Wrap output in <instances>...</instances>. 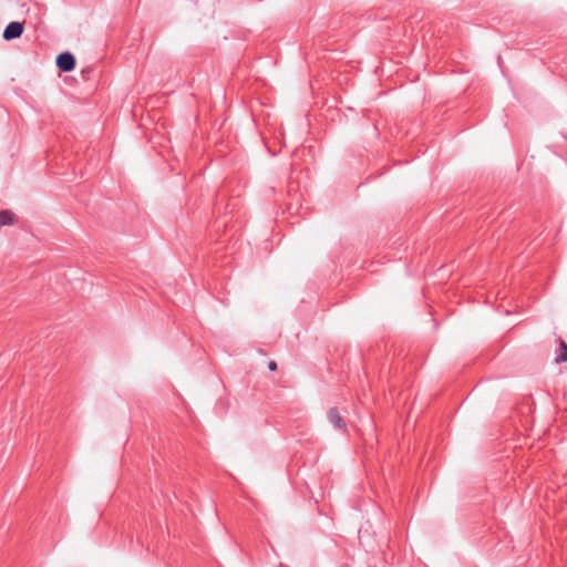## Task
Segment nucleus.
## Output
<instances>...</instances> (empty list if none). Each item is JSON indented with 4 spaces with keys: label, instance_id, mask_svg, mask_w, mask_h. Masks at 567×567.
Listing matches in <instances>:
<instances>
[{
    "label": "nucleus",
    "instance_id": "1",
    "mask_svg": "<svg viewBox=\"0 0 567 567\" xmlns=\"http://www.w3.org/2000/svg\"><path fill=\"white\" fill-rule=\"evenodd\" d=\"M24 25L22 22L12 21L6 27L2 37L7 41L14 40L22 35Z\"/></svg>",
    "mask_w": 567,
    "mask_h": 567
},
{
    "label": "nucleus",
    "instance_id": "2",
    "mask_svg": "<svg viewBox=\"0 0 567 567\" xmlns=\"http://www.w3.org/2000/svg\"><path fill=\"white\" fill-rule=\"evenodd\" d=\"M56 66L63 72H70L75 68V58L70 52H62L56 58Z\"/></svg>",
    "mask_w": 567,
    "mask_h": 567
},
{
    "label": "nucleus",
    "instance_id": "3",
    "mask_svg": "<svg viewBox=\"0 0 567 567\" xmlns=\"http://www.w3.org/2000/svg\"><path fill=\"white\" fill-rule=\"evenodd\" d=\"M328 421L338 430L347 431L346 420L342 417L337 408H330L327 412Z\"/></svg>",
    "mask_w": 567,
    "mask_h": 567
},
{
    "label": "nucleus",
    "instance_id": "4",
    "mask_svg": "<svg viewBox=\"0 0 567 567\" xmlns=\"http://www.w3.org/2000/svg\"><path fill=\"white\" fill-rule=\"evenodd\" d=\"M16 223V215L10 210H0V228Z\"/></svg>",
    "mask_w": 567,
    "mask_h": 567
},
{
    "label": "nucleus",
    "instance_id": "5",
    "mask_svg": "<svg viewBox=\"0 0 567 567\" xmlns=\"http://www.w3.org/2000/svg\"><path fill=\"white\" fill-rule=\"evenodd\" d=\"M567 361V344L565 341L560 340L559 343V353L556 357V362H566Z\"/></svg>",
    "mask_w": 567,
    "mask_h": 567
},
{
    "label": "nucleus",
    "instance_id": "6",
    "mask_svg": "<svg viewBox=\"0 0 567 567\" xmlns=\"http://www.w3.org/2000/svg\"><path fill=\"white\" fill-rule=\"evenodd\" d=\"M268 368L270 371H276L277 370V363L275 361H270L268 363Z\"/></svg>",
    "mask_w": 567,
    "mask_h": 567
}]
</instances>
